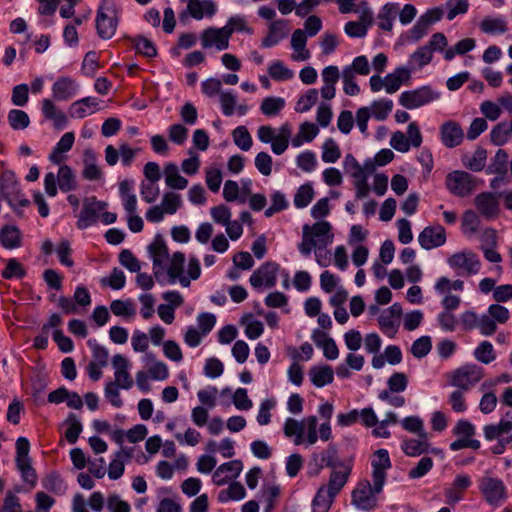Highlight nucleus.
Wrapping results in <instances>:
<instances>
[{
	"instance_id": "20",
	"label": "nucleus",
	"mask_w": 512,
	"mask_h": 512,
	"mask_svg": "<svg viewBox=\"0 0 512 512\" xmlns=\"http://www.w3.org/2000/svg\"><path fill=\"white\" fill-rule=\"evenodd\" d=\"M243 470L241 460H232L221 464L212 475V481L217 486L225 485L230 479L237 478Z\"/></svg>"
},
{
	"instance_id": "42",
	"label": "nucleus",
	"mask_w": 512,
	"mask_h": 512,
	"mask_svg": "<svg viewBox=\"0 0 512 512\" xmlns=\"http://www.w3.org/2000/svg\"><path fill=\"white\" fill-rule=\"evenodd\" d=\"M303 424L304 419L302 421H298L294 418H287L284 422L283 432L286 437H294V444L301 445L304 443L303 437Z\"/></svg>"
},
{
	"instance_id": "61",
	"label": "nucleus",
	"mask_w": 512,
	"mask_h": 512,
	"mask_svg": "<svg viewBox=\"0 0 512 512\" xmlns=\"http://www.w3.org/2000/svg\"><path fill=\"white\" fill-rule=\"evenodd\" d=\"M111 312L116 316L133 317L136 314L132 300H114L110 305Z\"/></svg>"
},
{
	"instance_id": "53",
	"label": "nucleus",
	"mask_w": 512,
	"mask_h": 512,
	"mask_svg": "<svg viewBox=\"0 0 512 512\" xmlns=\"http://www.w3.org/2000/svg\"><path fill=\"white\" fill-rule=\"evenodd\" d=\"M270 77L276 81H286L294 77V72L280 60L271 62L268 67Z\"/></svg>"
},
{
	"instance_id": "25",
	"label": "nucleus",
	"mask_w": 512,
	"mask_h": 512,
	"mask_svg": "<svg viewBox=\"0 0 512 512\" xmlns=\"http://www.w3.org/2000/svg\"><path fill=\"white\" fill-rule=\"evenodd\" d=\"M353 465L344 466V468L338 470H332L327 485H322L320 488H324L330 495L336 497L342 488L347 483L351 474Z\"/></svg>"
},
{
	"instance_id": "41",
	"label": "nucleus",
	"mask_w": 512,
	"mask_h": 512,
	"mask_svg": "<svg viewBox=\"0 0 512 512\" xmlns=\"http://www.w3.org/2000/svg\"><path fill=\"white\" fill-rule=\"evenodd\" d=\"M96 222V202L92 199H87L84 203L83 209L80 212L77 221L79 229H86Z\"/></svg>"
},
{
	"instance_id": "21",
	"label": "nucleus",
	"mask_w": 512,
	"mask_h": 512,
	"mask_svg": "<svg viewBox=\"0 0 512 512\" xmlns=\"http://www.w3.org/2000/svg\"><path fill=\"white\" fill-rule=\"evenodd\" d=\"M440 138L445 147L455 148L463 142L464 131L459 123L446 121L440 126Z\"/></svg>"
},
{
	"instance_id": "55",
	"label": "nucleus",
	"mask_w": 512,
	"mask_h": 512,
	"mask_svg": "<svg viewBox=\"0 0 512 512\" xmlns=\"http://www.w3.org/2000/svg\"><path fill=\"white\" fill-rule=\"evenodd\" d=\"M16 466L21 474V478L24 482L30 484L32 487L35 486L37 482V475L32 467L31 459L30 458H24V459H15Z\"/></svg>"
},
{
	"instance_id": "6",
	"label": "nucleus",
	"mask_w": 512,
	"mask_h": 512,
	"mask_svg": "<svg viewBox=\"0 0 512 512\" xmlns=\"http://www.w3.org/2000/svg\"><path fill=\"white\" fill-rule=\"evenodd\" d=\"M479 490L485 501L494 507H499L508 498L503 480L497 477H482L479 480Z\"/></svg>"
},
{
	"instance_id": "33",
	"label": "nucleus",
	"mask_w": 512,
	"mask_h": 512,
	"mask_svg": "<svg viewBox=\"0 0 512 512\" xmlns=\"http://www.w3.org/2000/svg\"><path fill=\"white\" fill-rule=\"evenodd\" d=\"M411 78V68L404 66L397 67L392 73L384 78L385 90L389 94H393L399 90L403 82L409 81Z\"/></svg>"
},
{
	"instance_id": "50",
	"label": "nucleus",
	"mask_w": 512,
	"mask_h": 512,
	"mask_svg": "<svg viewBox=\"0 0 512 512\" xmlns=\"http://www.w3.org/2000/svg\"><path fill=\"white\" fill-rule=\"evenodd\" d=\"M234 144L242 151H249L253 145V139L246 126H237L232 131Z\"/></svg>"
},
{
	"instance_id": "34",
	"label": "nucleus",
	"mask_w": 512,
	"mask_h": 512,
	"mask_svg": "<svg viewBox=\"0 0 512 512\" xmlns=\"http://www.w3.org/2000/svg\"><path fill=\"white\" fill-rule=\"evenodd\" d=\"M10 183L12 186V191L14 195L12 197L5 195V199L7 200L8 204L13 208H22L26 207L29 204V201L25 199L22 195L19 193L17 182L14 179V175L12 173H5L0 181L1 189L4 191L6 188V184Z\"/></svg>"
},
{
	"instance_id": "3",
	"label": "nucleus",
	"mask_w": 512,
	"mask_h": 512,
	"mask_svg": "<svg viewBox=\"0 0 512 512\" xmlns=\"http://www.w3.org/2000/svg\"><path fill=\"white\" fill-rule=\"evenodd\" d=\"M119 21V9L113 0H103L98 8V37L110 39L114 36Z\"/></svg>"
},
{
	"instance_id": "29",
	"label": "nucleus",
	"mask_w": 512,
	"mask_h": 512,
	"mask_svg": "<svg viewBox=\"0 0 512 512\" xmlns=\"http://www.w3.org/2000/svg\"><path fill=\"white\" fill-rule=\"evenodd\" d=\"M312 340L318 348L323 350V355L328 360H335L339 357V349L333 338L318 329L313 331Z\"/></svg>"
},
{
	"instance_id": "32",
	"label": "nucleus",
	"mask_w": 512,
	"mask_h": 512,
	"mask_svg": "<svg viewBox=\"0 0 512 512\" xmlns=\"http://www.w3.org/2000/svg\"><path fill=\"white\" fill-rule=\"evenodd\" d=\"M512 431V412H507L497 424L485 425L483 428L484 437L487 441H493L500 438L503 434Z\"/></svg>"
},
{
	"instance_id": "23",
	"label": "nucleus",
	"mask_w": 512,
	"mask_h": 512,
	"mask_svg": "<svg viewBox=\"0 0 512 512\" xmlns=\"http://www.w3.org/2000/svg\"><path fill=\"white\" fill-rule=\"evenodd\" d=\"M331 229V224L328 221H318L309 225L307 233L309 238L316 243L317 248H326L333 242L334 235Z\"/></svg>"
},
{
	"instance_id": "59",
	"label": "nucleus",
	"mask_w": 512,
	"mask_h": 512,
	"mask_svg": "<svg viewBox=\"0 0 512 512\" xmlns=\"http://www.w3.org/2000/svg\"><path fill=\"white\" fill-rule=\"evenodd\" d=\"M341 157L339 145L333 138L325 140L322 146V161L325 163H335Z\"/></svg>"
},
{
	"instance_id": "7",
	"label": "nucleus",
	"mask_w": 512,
	"mask_h": 512,
	"mask_svg": "<svg viewBox=\"0 0 512 512\" xmlns=\"http://www.w3.org/2000/svg\"><path fill=\"white\" fill-rule=\"evenodd\" d=\"M453 434L457 436V439L450 443L451 451H459L465 448L478 450L481 447L480 441L473 438L476 434L475 426L466 419H461L456 423Z\"/></svg>"
},
{
	"instance_id": "8",
	"label": "nucleus",
	"mask_w": 512,
	"mask_h": 512,
	"mask_svg": "<svg viewBox=\"0 0 512 512\" xmlns=\"http://www.w3.org/2000/svg\"><path fill=\"white\" fill-rule=\"evenodd\" d=\"M280 265L274 261H266L258 267L249 278L253 289L261 291L264 288L271 289L277 284V275Z\"/></svg>"
},
{
	"instance_id": "43",
	"label": "nucleus",
	"mask_w": 512,
	"mask_h": 512,
	"mask_svg": "<svg viewBox=\"0 0 512 512\" xmlns=\"http://www.w3.org/2000/svg\"><path fill=\"white\" fill-rule=\"evenodd\" d=\"M507 162L508 153L504 149H499L488 165L486 173L505 176L507 174Z\"/></svg>"
},
{
	"instance_id": "14",
	"label": "nucleus",
	"mask_w": 512,
	"mask_h": 512,
	"mask_svg": "<svg viewBox=\"0 0 512 512\" xmlns=\"http://www.w3.org/2000/svg\"><path fill=\"white\" fill-rule=\"evenodd\" d=\"M418 439H405L401 443V449L405 455L409 457H417L425 453L438 455L442 453V450L436 447H432L428 441L427 433L418 435Z\"/></svg>"
},
{
	"instance_id": "18",
	"label": "nucleus",
	"mask_w": 512,
	"mask_h": 512,
	"mask_svg": "<svg viewBox=\"0 0 512 512\" xmlns=\"http://www.w3.org/2000/svg\"><path fill=\"white\" fill-rule=\"evenodd\" d=\"M79 84L71 77H59L51 87L52 97L57 101H67L77 95Z\"/></svg>"
},
{
	"instance_id": "63",
	"label": "nucleus",
	"mask_w": 512,
	"mask_h": 512,
	"mask_svg": "<svg viewBox=\"0 0 512 512\" xmlns=\"http://www.w3.org/2000/svg\"><path fill=\"white\" fill-rule=\"evenodd\" d=\"M474 357L483 364L491 363L496 358L493 345L489 341L481 342L474 350Z\"/></svg>"
},
{
	"instance_id": "16",
	"label": "nucleus",
	"mask_w": 512,
	"mask_h": 512,
	"mask_svg": "<svg viewBox=\"0 0 512 512\" xmlns=\"http://www.w3.org/2000/svg\"><path fill=\"white\" fill-rule=\"evenodd\" d=\"M418 242L425 250L441 247L446 242V231L441 225L427 226L418 235Z\"/></svg>"
},
{
	"instance_id": "39",
	"label": "nucleus",
	"mask_w": 512,
	"mask_h": 512,
	"mask_svg": "<svg viewBox=\"0 0 512 512\" xmlns=\"http://www.w3.org/2000/svg\"><path fill=\"white\" fill-rule=\"evenodd\" d=\"M96 102L93 97H85L75 101L69 108L71 117L82 119L92 114L95 110Z\"/></svg>"
},
{
	"instance_id": "26",
	"label": "nucleus",
	"mask_w": 512,
	"mask_h": 512,
	"mask_svg": "<svg viewBox=\"0 0 512 512\" xmlns=\"http://www.w3.org/2000/svg\"><path fill=\"white\" fill-rule=\"evenodd\" d=\"M74 141L75 135L73 132L63 134L49 154V161L55 165L62 164L66 159V153L72 149Z\"/></svg>"
},
{
	"instance_id": "37",
	"label": "nucleus",
	"mask_w": 512,
	"mask_h": 512,
	"mask_svg": "<svg viewBox=\"0 0 512 512\" xmlns=\"http://www.w3.org/2000/svg\"><path fill=\"white\" fill-rule=\"evenodd\" d=\"M165 183L171 189L183 190L188 180L181 176L175 163H167L164 168Z\"/></svg>"
},
{
	"instance_id": "24",
	"label": "nucleus",
	"mask_w": 512,
	"mask_h": 512,
	"mask_svg": "<svg viewBox=\"0 0 512 512\" xmlns=\"http://www.w3.org/2000/svg\"><path fill=\"white\" fill-rule=\"evenodd\" d=\"M475 206L479 213L487 220L494 219L499 214L497 196L491 192H483L476 196Z\"/></svg>"
},
{
	"instance_id": "1",
	"label": "nucleus",
	"mask_w": 512,
	"mask_h": 512,
	"mask_svg": "<svg viewBox=\"0 0 512 512\" xmlns=\"http://www.w3.org/2000/svg\"><path fill=\"white\" fill-rule=\"evenodd\" d=\"M76 186V176L68 165L60 164L57 175L53 172H47L44 176V190L49 197H55L58 188L67 193L75 190Z\"/></svg>"
},
{
	"instance_id": "10",
	"label": "nucleus",
	"mask_w": 512,
	"mask_h": 512,
	"mask_svg": "<svg viewBox=\"0 0 512 512\" xmlns=\"http://www.w3.org/2000/svg\"><path fill=\"white\" fill-rule=\"evenodd\" d=\"M185 255L182 252H175L165 264V276L161 283L170 285L179 282L183 287H189V278L184 274Z\"/></svg>"
},
{
	"instance_id": "64",
	"label": "nucleus",
	"mask_w": 512,
	"mask_h": 512,
	"mask_svg": "<svg viewBox=\"0 0 512 512\" xmlns=\"http://www.w3.org/2000/svg\"><path fill=\"white\" fill-rule=\"evenodd\" d=\"M480 219L476 212L467 210L462 218V232L465 235H473L478 231Z\"/></svg>"
},
{
	"instance_id": "27",
	"label": "nucleus",
	"mask_w": 512,
	"mask_h": 512,
	"mask_svg": "<svg viewBox=\"0 0 512 512\" xmlns=\"http://www.w3.org/2000/svg\"><path fill=\"white\" fill-rule=\"evenodd\" d=\"M287 21L283 19L274 20L269 24L268 33L263 38L261 46L271 48L276 46L287 36Z\"/></svg>"
},
{
	"instance_id": "9",
	"label": "nucleus",
	"mask_w": 512,
	"mask_h": 512,
	"mask_svg": "<svg viewBox=\"0 0 512 512\" xmlns=\"http://www.w3.org/2000/svg\"><path fill=\"white\" fill-rule=\"evenodd\" d=\"M148 252L153 263V273L158 282L165 276V264L169 259L168 247L161 235H156L148 246Z\"/></svg>"
},
{
	"instance_id": "5",
	"label": "nucleus",
	"mask_w": 512,
	"mask_h": 512,
	"mask_svg": "<svg viewBox=\"0 0 512 512\" xmlns=\"http://www.w3.org/2000/svg\"><path fill=\"white\" fill-rule=\"evenodd\" d=\"M440 98V92L429 85L421 86L414 90L404 91L399 97V104L406 109L413 110L427 105Z\"/></svg>"
},
{
	"instance_id": "4",
	"label": "nucleus",
	"mask_w": 512,
	"mask_h": 512,
	"mask_svg": "<svg viewBox=\"0 0 512 512\" xmlns=\"http://www.w3.org/2000/svg\"><path fill=\"white\" fill-rule=\"evenodd\" d=\"M483 377V368L476 364H466L454 370L449 378L451 386L458 390L469 391Z\"/></svg>"
},
{
	"instance_id": "28",
	"label": "nucleus",
	"mask_w": 512,
	"mask_h": 512,
	"mask_svg": "<svg viewBox=\"0 0 512 512\" xmlns=\"http://www.w3.org/2000/svg\"><path fill=\"white\" fill-rule=\"evenodd\" d=\"M398 12V2H387L384 4L377 14V25L379 29L385 32H391Z\"/></svg>"
},
{
	"instance_id": "45",
	"label": "nucleus",
	"mask_w": 512,
	"mask_h": 512,
	"mask_svg": "<svg viewBox=\"0 0 512 512\" xmlns=\"http://www.w3.org/2000/svg\"><path fill=\"white\" fill-rule=\"evenodd\" d=\"M129 457H130V454L123 450L118 451L115 454V457L109 463L108 471H107L108 477L111 480H117L123 475L124 470H125L124 459L129 458Z\"/></svg>"
},
{
	"instance_id": "35",
	"label": "nucleus",
	"mask_w": 512,
	"mask_h": 512,
	"mask_svg": "<svg viewBox=\"0 0 512 512\" xmlns=\"http://www.w3.org/2000/svg\"><path fill=\"white\" fill-rule=\"evenodd\" d=\"M200 40L202 47L205 49L215 47L218 51H223L229 47L218 29L215 27L205 29L200 35Z\"/></svg>"
},
{
	"instance_id": "44",
	"label": "nucleus",
	"mask_w": 512,
	"mask_h": 512,
	"mask_svg": "<svg viewBox=\"0 0 512 512\" xmlns=\"http://www.w3.org/2000/svg\"><path fill=\"white\" fill-rule=\"evenodd\" d=\"M371 116L378 121L385 120L393 109V101L391 99L382 98L375 100L369 106Z\"/></svg>"
},
{
	"instance_id": "48",
	"label": "nucleus",
	"mask_w": 512,
	"mask_h": 512,
	"mask_svg": "<svg viewBox=\"0 0 512 512\" xmlns=\"http://www.w3.org/2000/svg\"><path fill=\"white\" fill-rule=\"evenodd\" d=\"M63 426L66 428L64 435L70 444H74L82 432V424L75 414H69Z\"/></svg>"
},
{
	"instance_id": "40",
	"label": "nucleus",
	"mask_w": 512,
	"mask_h": 512,
	"mask_svg": "<svg viewBox=\"0 0 512 512\" xmlns=\"http://www.w3.org/2000/svg\"><path fill=\"white\" fill-rule=\"evenodd\" d=\"M480 29L486 34H503L507 31V21L501 15L485 17L480 23Z\"/></svg>"
},
{
	"instance_id": "36",
	"label": "nucleus",
	"mask_w": 512,
	"mask_h": 512,
	"mask_svg": "<svg viewBox=\"0 0 512 512\" xmlns=\"http://www.w3.org/2000/svg\"><path fill=\"white\" fill-rule=\"evenodd\" d=\"M312 384L318 388H322L331 384L334 380V371L330 366H314L309 371Z\"/></svg>"
},
{
	"instance_id": "2",
	"label": "nucleus",
	"mask_w": 512,
	"mask_h": 512,
	"mask_svg": "<svg viewBox=\"0 0 512 512\" xmlns=\"http://www.w3.org/2000/svg\"><path fill=\"white\" fill-rule=\"evenodd\" d=\"M448 266L460 277L477 275L482 267L479 256L470 249L458 251L446 260Z\"/></svg>"
},
{
	"instance_id": "49",
	"label": "nucleus",
	"mask_w": 512,
	"mask_h": 512,
	"mask_svg": "<svg viewBox=\"0 0 512 512\" xmlns=\"http://www.w3.org/2000/svg\"><path fill=\"white\" fill-rule=\"evenodd\" d=\"M271 205L264 211V215L269 218L274 214L286 210L289 206L286 196L281 191H273L270 195Z\"/></svg>"
},
{
	"instance_id": "62",
	"label": "nucleus",
	"mask_w": 512,
	"mask_h": 512,
	"mask_svg": "<svg viewBox=\"0 0 512 512\" xmlns=\"http://www.w3.org/2000/svg\"><path fill=\"white\" fill-rule=\"evenodd\" d=\"M25 275L26 271L23 265L15 258H10L7 260L6 267L1 273V276L7 280L13 278L21 279Z\"/></svg>"
},
{
	"instance_id": "51",
	"label": "nucleus",
	"mask_w": 512,
	"mask_h": 512,
	"mask_svg": "<svg viewBox=\"0 0 512 512\" xmlns=\"http://www.w3.org/2000/svg\"><path fill=\"white\" fill-rule=\"evenodd\" d=\"M511 135L510 123L501 122L491 130L490 140L494 145L502 146L509 141Z\"/></svg>"
},
{
	"instance_id": "57",
	"label": "nucleus",
	"mask_w": 512,
	"mask_h": 512,
	"mask_svg": "<svg viewBox=\"0 0 512 512\" xmlns=\"http://www.w3.org/2000/svg\"><path fill=\"white\" fill-rule=\"evenodd\" d=\"M318 95L319 93L317 89L307 90L298 98L295 105V111L298 113L308 112L316 104Z\"/></svg>"
},
{
	"instance_id": "56",
	"label": "nucleus",
	"mask_w": 512,
	"mask_h": 512,
	"mask_svg": "<svg viewBox=\"0 0 512 512\" xmlns=\"http://www.w3.org/2000/svg\"><path fill=\"white\" fill-rule=\"evenodd\" d=\"M317 425L318 421L316 416L312 415L304 418L303 437L304 443L308 446L314 445L318 441Z\"/></svg>"
},
{
	"instance_id": "19",
	"label": "nucleus",
	"mask_w": 512,
	"mask_h": 512,
	"mask_svg": "<svg viewBox=\"0 0 512 512\" xmlns=\"http://www.w3.org/2000/svg\"><path fill=\"white\" fill-rule=\"evenodd\" d=\"M41 112L45 120L51 121L56 130H63L68 124L66 113L49 98L41 101Z\"/></svg>"
},
{
	"instance_id": "58",
	"label": "nucleus",
	"mask_w": 512,
	"mask_h": 512,
	"mask_svg": "<svg viewBox=\"0 0 512 512\" xmlns=\"http://www.w3.org/2000/svg\"><path fill=\"white\" fill-rule=\"evenodd\" d=\"M8 123L13 130H24L30 125L28 114L19 109H12L8 112Z\"/></svg>"
},
{
	"instance_id": "46",
	"label": "nucleus",
	"mask_w": 512,
	"mask_h": 512,
	"mask_svg": "<svg viewBox=\"0 0 512 512\" xmlns=\"http://www.w3.org/2000/svg\"><path fill=\"white\" fill-rule=\"evenodd\" d=\"M314 194H315L314 189H313L311 183L308 182V183L301 185L297 189V191L294 195V199H293L294 206L297 209H303V208L307 207L313 200Z\"/></svg>"
},
{
	"instance_id": "17",
	"label": "nucleus",
	"mask_w": 512,
	"mask_h": 512,
	"mask_svg": "<svg viewBox=\"0 0 512 512\" xmlns=\"http://www.w3.org/2000/svg\"><path fill=\"white\" fill-rule=\"evenodd\" d=\"M313 460L319 469L324 467L331 468L332 470H338L344 468L347 465H353V460H341L338 457V452L335 446L329 445L325 450L319 454L313 455Z\"/></svg>"
},
{
	"instance_id": "22",
	"label": "nucleus",
	"mask_w": 512,
	"mask_h": 512,
	"mask_svg": "<svg viewBox=\"0 0 512 512\" xmlns=\"http://www.w3.org/2000/svg\"><path fill=\"white\" fill-rule=\"evenodd\" d=\"M112 366L114 368V378L116 385L120 388L129 390L133 386V379L128 372L129 361L121 354H116L112 358Z\"/></svg>"
},
{
	"instance_id": "38",
	"label": "nucleus",
	"mask_w": 512,
	"mask_h": 512,
	"mask_svg": "<svg viewBox=\"0 0 512 512\" xmlns=\"http://www.w3.org/2000/svg\"><path fill=\"white\" fill-rule=\"evenodd\" d=\"M291 135L292 126L288 122L279 127L276 133V141L272 143V152L275 155H281L287 150Z\"/></svg>"
},
{
	"instance_id": "12",
	"label": "nucleus",
	"mask_w": 512,
	"mask_h": 512,
	"mask_svg": "<svg viewBox=\"0 0 512 512\" xmlns=\"http://www.w3.org/2000/svg\"><path fill=\"white\" fill-rule=\"evenodd\" d=\"M372 481L375 482V488L382 491L387 478V471L392 467L388 450L378 449L373 453L371 460Z\"/></svg>"
},
{
	"instance_id": "30",
	"label": "nucleus",
	"mask_w": 512,
	"mask_h": 512,
	"mask_svg": "<svg viewBox=\"0 0 512 512\" xmlns=\"http://www.w3.org/2000/svg\"><path fill=\"white\" fill-rule=\"evenodd\" d=\"M23 234L15 225H5L0 229V244L6 250H15L22 246Z\"/></svg>"
},
{
	"instance_id": "11",
	"label": "nucleus",
	"mask_w": 512,
	"mask_h": 512,
	"mask_svg": "<svg viewBox=\"0 0 512 512\" xmlns=\"http://www.w3.org/2000/svg\"><path fill=\"white\" fill-rule=\"evenodd\" d=\"M368 480L361 481L352 492V503L361 510L369 511L376 507V494L381 493Z\"/></svg>"
},
{
	"instance_id": "13",
	"label": "nucleus",
	"mask_w": 512,
	"mask_h": 512,
	"mask_svg": "<svg viewBox=\"0 0 512 512\" xmlns=\"http://www.w3.org/2000/svg\"><path fill=\"white\" fill-rule=\"evenodd\" d=\"M446 187L455 196H468L475 188L474 178L465 171L455 170L446 176Z\"/></svg>"
},
{
	"instance_id": "31",
	"label": "nucleus",
	"mask_w": 512,
	"mask_h": 512,
	"mask_svg": "<svg viewBox=\"0 0 512 512\" xmlns=\"http://www.w3.org/2000/svg\"><path fill=\"white\" fill-rule=\"evenodd\" d=\"M187 9L194 19L201 20L204 17H213L217 12V5L212 0H189Z\"/></svg>"
},
{
	"instance_id": "15",
	"label": "nucleus",
	"mask_w": 512,
	"mask_h": 512,
	"mask_svg": "<svg viewBox=\"0 0 512 512\" xmlns=\"http://www.w3.org/2000/svg\"><path fill=\"white\" fill-rule=\"evenodd\" d=\"M402 314V307L394 303L385 309L378 318L380 330L389 338H393L398 331L399 318Z\"/></svg>"
},
{
	"instance_id": "54",
	"label": "nucleus",
	"mask_w": 512,
	"mask_h": 512,
	"mask_svg": "<svg viewBox=\"0 0 512 512\" xmlns=\"http://www.w3.org/2000/svg\"><path fill=\"white\" fill-rule=\"evenodd\" d=\"M131 41L139 54L148 58H152L157 55V50L154 43L148 38L142 35H138L132 38Z\"/></svg>"
},
{
	"instance_id": "52",
	"label": "nucleus",
	"mask_w": 512,
	"mask_h": 512,
	"mask_svg": "<svg viewBox=\"0 0 512 512\" xmlns=\"http://www.w3.org/2000/svg\"><path fill=\"white\" fill-rule=\"evenodd\" d=\"M285 107V100L281 97H266L263 99L260 110L268 117L276 116Z\"/></svg>"
},
{
	"instance_id": "47",
	"label": "nucleus",
	"mask_w": 512,
	"mask_h": 512,
	"mask_svg": "<svg viewBox=\"0 0 512 512\" xmlns=\"http://www.w3.org/2000/svg\"><path fill=\"white\" fill-rule=\"evenodd\" d=\"M335 497L327 493L324 488H319L312 500V512H328Z\"/></svg>"
},
{
	"instance_id": "60",
	"label": "nucleus",
	"mask_w": 512,
	"mask_h": 512,
	"mask_svg": "<svg viewBox=\"0 0 512 512\" xmlns=\"http://www.w3.org/2000/svg\"><path fill=\"white\" fill-rule=\"evenodd\" d=\"M160 206H161V209H163V211L165 212V214L173 215L182 206V198L177 193L166 192L163 195Z\"/></svg>"
}]
</instances>
